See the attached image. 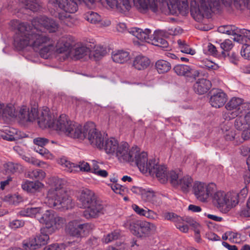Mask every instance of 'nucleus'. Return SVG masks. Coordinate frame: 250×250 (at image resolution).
Returning <instances> with one entry per match:
<instances>
[{
  "instance_id": "5701e85b",
  "label": "nucleus",
  "mask_w": 250,
  "mask_h": 250,
  "mask_svg": "<svg viewBox=\"0 0 250 250\" xmlns=\"http://www.w3.org/2000/svg\"><path fill=\"white\" fill-rule=\"evenodd\" d=\"M78 200L83 208H85L97 200V197L92 190L85 188L82 190L78 196Z\"/></svg>"
},
{
  "instance_id": "423d86ee",
  "label": "nucleus",
  "mask_w": 250,
  "mask_h": 250,
  "mask_svg": "<svg viewBox=\"0 0 250 250\" xmlns=\"http://www.w3.org/2000/svg\"><path fill=\"white\" fill-rule=\"evenodd\" d=\"M36 38H37L31 37V35L16 33L14 42V46L18 50L28 46H31L35 51H39L41 57L47 59L55 49L53 41L49 38V41L45 43L40 42L39 44L35 45L34 41H36Z\"/></svg>"
},
{
  "instance_id": "1a4fd4ad",
  "label": "nucleus",
  "mask_w": 250,
  "mask_h": 250,
  "mask_svg": "<svg viewBox=\"0 0 250 250\" xmlns=\"http://www.w3.org/2000/svg\"><path fill=\"white\" fill-rule=\"evenodd\" d=\"M81 125L70 121L64 114L60 115L53 123L52 129L63 133L73 138L78 136Z\"/></svg>"
},
{
  "instance_id": "473e14b6",
  "label": "nucleus",
  "mask_w": 250,
  "mask_h": 250,
  "mask_svg": "<svg viewBox=\"0 0 250 250\" xmlns=\"http://www.w3.org/2000/svg\"><path fill=\"white\" fill-rule=\"evenodd\" d=\"M90 49L85 46H81L76 47L75 49H72L70 52L71 58L78 60L86 56L87 55H89Z\"/></svg>"
},
{
  "instance_id": "9d476101",
  "label": "nucleus",
  "mask_w": 250,
  "mask_h": 250,
  "mask_svg": "<svg viewBox=\"0 0 250 250\" xmlns=\"http://www.w3.org/2000/svg\"><path fill=\"white\" fill-rule=\"evenodd\" d=\"M93 228L94 225L91 223H82L80 220L75 219L69 221L66 225L65 230L68 235L79 238L84 237Z\"/></svg>"
},
{
  "instance_id": "69168bd1",
  "label": "nucleus",
  "mask_w": 250,
  "mask_h": 250,
  "mask_svg": "<svg viewBox=\"0 0 250 250\" xmlns=\"http://www.w3.org/2000/svg\"><path fill=\"white\" fill-rule=\"evenodd\" d=\"M205 65L208 70H215L219 68V66L217 64L209 61H206Z\"/></svg>"
},
{
  "instance_id": "a878e982",
  "label": "nucleus",
  "mask_w": 250,
  "mask_h": 250,
  "mask_svg": "<svg viewBox=\"0 0 250 250\" xmlns=\"http://www.w3.org/2000/svg\"><path fill=\"white\" fill-rule=\"evenodd\" d=\"M211 87V82L205 79H199L193 85L195 93L202 95L207 93Z\"/></svg>"
},
{
  "instance_id": "2f4dec72",
  "label": "nucleus",
  "mask_w": 250,
  "mask_h": 250,
  "mask_svg": "<svg viewBox=\"0 0 250 250\" xmlns=\"http://www.w3.org/2000/svg\"><path fill=\"white\" fill-rule=\"evenodd\" d=\"M119 145L117 140L111 138L105 141L104 140L103 146L102 149H104L107 154L115 153Z\"/></svg>"
},
{
  "instance_id": "c756f323",
  "label": "nucleus",
  "mask_w": 250,
  "mask_h": 250,
  "mask_svg": "<svg viewBox=\"0 0 250 250\" xmlns=\"http://www.w3.org/2000/svg\"><path fill=\"white\" fill-rule=\"evenodd\" d=\"M150 60L143 55L137 56L133 61V66L139 70L146 69L150 64Z\"/></svg>"
},
{
  "instance_id": "58836bf2",
  "label": "nucleus",
  "mask_w": 250,
  "mask_h": 250,
  "mask_svg": "<svg viewBox=\"0 0 250 250\" xmlns=\"http://www.w3.org/2000/svg\"><path fill=\"white\" fill-rule=\"evenodd\" d=\"M26 175L27 177L37 179V181L42 180L45 177V173L42 170L40 169H36L33 170L28 171Z\"/></svg>"
},
{
  "instance_id": "c85d7f7f",
  "label": "nucleus",
  "mask_w": 250,
  "mask_h": 250,
  "mask_svg": "<svg viewBox=\"0 0 250 250\" xmlns=\"http://www.w3.org/2000/svg\"><path fill=\"white\" fill-rule=\"evenodd\" d=\"M139 231H135V235L138 237H143L148 235L150 231L155 229V226L152 223L146 221H142L140 224Z\"/></svg>"
},
{
  "instance_id": "6ab92c4d",
  "label": "nucleus",
  "mask_w": 250,
  "mask_h": 250,
  "mask_svg": "<svg viewBox=\"0 0 250 250\" xmlns=\"http://www.w3.org/2000/svg\"><path fill=\"white\" fill-rule=\"evenodd\" d=\"M85 208L86 209L83 212V216L87 219L97 218L103 214L104 211V205L98 200Z\"/></svg>"
},
{
  "instance_id": "c9c22d12",
  "label": "nucleus",
  "mask_w": 250,
  "mask_h": 250,
  "mask_svg": "<svg viewBox=\"0 0 250 250\" xmlns=\"http://www.w3.org/2000/svg\"><path fill=\"white\" fill-rule=\"evenodd\" d=\"M43 186V184L38 181L32 182L26 181L21 185L22 189L29 192H33Z\"/></svg>"
},
{
  "instance_id": "e433bc0d",
  "label": "nucleus",
  "mask_w": 250,
  "mask_h": 250,
  "mask_svg": "<svg viewBox=\"0 0 250 250\" xmlns=\"http://www.w3.org/2000/svg\"><path fill=\"white\" fill-rule=\"evenodd\" d=\"M21 2L25 9L33 12L38 11L41 7L40 0H22Z\"/></svg>"
},
{
  "instance_id": "cd10ccee",
  "label": "nucleus",
  "mask_w": 250,
  "mask_h": 250,
  "mask_svg": "<svg viewBox=\"0 0 250 250\" xmlns=\"http://www.w3.org/2000/svg\"><path fill=\"white\" fill-rule=\"evenodd\" d=\"M56 215L57 214L55 213L54 211L52 210H47L42 216L39 219V221L40 223L44 224L46 227L45 229L48 230L52 227H53L54 221Z\"/></svg>"
},
{
  "instance_id": "f03ea898",
  "label": "nucleus",
  "mask_w": 250,
  "mask_h": 250,
  "mask_svg": "<svg viewBox=\"0 0 250 250\" xmlns=\"http://www.w3.org/2000/svg\"><path fill=\"white\" fill-rule=\"evenodd\" d=\"M11 26L17 29V32L31 35L36 38L34 41L35 45L40 42L45 43L49 41V37L43 33L45 29L50 33L56 32L59 28V24L54 20L45 16H41L34 18L31 22H20L18 20L11 21Z\"/></svg>"
},
{
  "instance_id": "0e129e2a",
  "label": "nucleus",
  "mask_w": 250,
  "mask_h": 250,
  "mask_svg": "<svg viewBox=\"0 0 250 250\" xmlns=\"http://www.w3.org/2000/svg\"><path fill=\"white\" fill-rule=\"evenodd\" d=\"M177 229H178L180 231L186 233L188 230V227L187 224H186L183 222V219L182 218V221L178 222L176 224H175Z\"/></svg>"
},
{
  "instance_id": "4468645a",
  "label": "nucleus",
  "mask_w": 250,
  "mask_h": 250,
  "mask_svg": "<svg viewBox=\"0 0 250 250\" xmlns=\"http://www.w3.org/2000/svg\"><path fill=\"white\" fill-rule=\"evenodd\" d=\"M58 164L62 166L64 170L69 172H74L78 170L90 172L91 165L85 162H80L79 165L71 163L66 157H63L58 159Z\"/></svg>"
},
{
  "instance_id": "c03bdc74",
  "label": "nucleus",
  "mask_w": 250,
  "mask_h": 250,
  "mask_svg": "<svg viewBox=\"0 0 250 250\" xmlns=\"http://www.w3.org/2000/svg\"><path fill=\"white\" fill-rule=\"evenodd\" d=\"M84 19L93 24H98L101 21V16L97 13L89 11L84 15Z\"/></svg>"
},
{
  "instance_id": "4d7b16f0",
  "label": "nucleus",
  "mask_w": 250,
  "mask_h": 250,
  "mask_svg": "<svg viewBox=\"0 0 250 250\" xmlns=\"http://www.w3.org/2000/svg\"><path fill=\"white\" fill-rule=\"evenodd\" d=\"M34 149L41 155L44 157L48 158L50 156L49 151L44 148V146L39 147V146H34Z\"/></svg>"
},
{
  "instance_id": "bf43d9fd",
  "label": "nucleus",
  "mask_w": 250,
  "mask_h": 250,
  "mask_svg": "<svg viewBox=\"0 0 250 250\" xmlns=\"http://www.w3.org/2000/svg\"><path fill=\"white\" fill-rule=\"evenodd\" d=\"M35 146H44L48 143V140L43 138H36L33 140Z\"/></svg>"
},
{
  "instance_id": "79ce46f5",
  "label": "nucleus",
  "mask_w": 250,
  "mask_h": 250,
  "mask_svg": "<svg viewBox=\"0 0 250 250\" xmlns=\"http://www.w3.org/2000/svg\"><path fill=\"white\" fill-rule=\"evenodd\" d=\"M178 48L182 53L188 54L191 55H194L195 51L189 47V45L184 40H178L177 41Z\"/></svg>"
},
{
  "instance_id": "20e7f679",
  "label": "nucleus",
  "mask_w": 250,
  "mask_h": 250,
  "mask_svg": "<svg viewBox=\"0 0 250 250\" xmlns=\"http://www.w3.org/2000/svg\"><path fill=\"white\" fill-rule=\"evenodd\" d=\"M65 181L58 177L52 179V187L48 191L44 202L49 207L60 210L71 208L73 204L71 197L63 188Z\"/></svg>"
},
{
  "instance_id": "7c9ffc66",
  "label": "nucleus",
  "mask_w": 250,
  "mask_h": 250,
  "mask_svg": "<svg viewBox=\"0 0 250 250\" xmlns=\"http://www.w3.org/2000/svg\"><path fill=\"white\" fill-rule=\"evenodd\" d=\"M112 59L114 62L124 63L130 60V56L128 52L119 50L112 52Z\"/></svg>"
},
{
  "instance_id": "72a5a7b5",
  "label": "nucleus",
  "mask_w": 250,
  "mask_h": 250,
  "mask_svg": "<svg viewBox=\"0 0 250 250\" xmlns=\"http://www.w3.org/2000/svg\"><path fill=\"white\" fill-rule=\"evenodd\" d=\"M141 220H138L134 218H128L124 223V226L130 231L135 235V231H139L140 224Z\"/></svg>"
},
{
  "instance_id": "603ef678",
  "label": "nucleus",
  "mask_w": 250,
  "mask_h": 250,
  "mask_svg": "<svg viewBox=\"0 0 250 250\" xmlns=\"http://www.w3.org/2000/svg\"><path fill=\"white\" fill-rule=\"evenodd\" d=\"M220 49L222 50V53H223V51H229L233 47V45L232 42L230 40H226L220 45Z\"/></svg>"
},
{
  "instance_id": "6e6552de",
  "label": "nucleus",
  "mask_w": 250,
  "mask_h": 250,
  "mask_svg": "<svg viewBox=\"0 0 250 250\" xmlns=\"http://www.w3.org/2000/svg\"><path fill=\"white\" fill-rule=\"evenodd\" d=\"M76 138L81 140L87 139L92 146L99 149H102L103 146L104 137L101 132L95 128L93 123L87 124L83 127L81 126L78 136Z\"/></svg>"
},
{
  "instance_id": "13d9d810",
  "label": "nucleus",
  "mask_w": 250,
  "mask_h": 250,
  "mask_svg": "<svg viewBox=\"0 0 250 250\" xmlns=\"http://www.w3.org/2000/svg\"><path fill=\"white\" fill-rule=\"evenodd\" d=\"M227 234L229 236V240L233 243H238L240 241V234L233 231H227Z\"/></svg>"
},
{
  "instance_id": "412c9836",
  "label": "nucleus",
  "mask_w": 250,
  "mask_h": 250,
  "mask_svg": "<svg viewBox=\"0 0 250 250\" xmlns=\"http://www.w3.org/2000/svg\"><path fill=\"white\" fill-rule=\"evenodd\" d=\"M209 103L215 108L223 106L227 101V96L220 89H212L210 92Z\"/></svg>"
},
{
  "instance_id": "7ed1b4c3",
  "label": "nucleus",
  "mask_w": 250,
  "mask_h": 250,
  "mask_svg": "<svg viewBox=\"0 0 250 250\" xmlns=\"http://www.w3.org/2000/svg\"><path fill=\"white\" fill-rule=\"evenodd\" d=\"M226 7L232 3L237 9H243L247 7L250 10V0H221ZM221 9L220 0H192L190 3V13L197 21L200 22L205 17H208L211 12H215Z\"/></svg>"
},
{
  "instance_id": "a19ab883",
  "label": "nucleus",
  "mask_w": 250,
  "mask_h": 250,
  "mask_svg": "<svg viewBox=\"0 0 250 250\" xmlns=\"http://www.w3.org/2000/svg\"><path fill=\"white\" fill-rule=\"evenodd\" d=\"M23 246L25 250L29 249L30 250H34L40 248L36 236L24 240L23 242Z\"/></svg>"
},
{
  "instance_id": "0eeeda50",
  "label": "nucleus",
  "mask_w": 250,
  "mask_h": 250,
  "mask_svg": "<svg viewBox=\"0 0 250 250\" xmlns=\"http://www.w3.org/2000/svg\"><path fill=\"white\" fill-rule=\"evenodd\" d=\"M237 196L233 191L226 193L216 190L212 196L213 202L220 211L227 213L237 205Z\"/></svg>"
},
{
  "instance_id": "e2e57ef3",
  "label": "nucleus",
  "mask_w": 250,
  "mask_h": 250,
  "mask_svg": "<svg viewBox=\"0 0 250 250\" xmlns=\"http://www.w3.org/2000/svg\"><path fill=\"white\" fill-rule=\"evenodd\" d=\"M235 192L238 195L236 198L237 204H238L240 200H243L247 197L248 194V189L247 188H243L241 190L239 193Z\"/></svg>"
},
{
  "instance_id": "dca6fc26",
  "label": "nucleus",
  "mask_w": 250,
  "mask_h": 250,
  "mask_svg": "<svg viewBox=\"0 0 250 250\" xmlns=\"http://www.w3.org/2000/svg\"><path fill=\"white\" fill-rule=\"evenodd\" d=\"M170 183L174 187H178L184 192H187L191 186L192 179L189 176H185L180 178L174 171H172L169 175Z\"/></svg>"
},
{
  "instance_id": "09e8293b",
  "label": "nucleus",
  "mask_w": 250,
  "mask_h": 250,
  "mask_svg": "<svg viewBox=\"0 0 250 250\" xmlns=\"http://www.w3.org/2000/svg\"><path fill=\"white\" fill-rule=\"evenodd\" d=\"M164 217L165 218V219L172 221L176 224L178 222L182 221V217L173 212H167L164 213Z\"/></svg>"
},
{
  "instance_id": "39448f33",
  "label": "nucleus",
  "mask_w": 250,
  "mask_h": 250,
  "mask_svg": "<svg viewBox=\"0 0 250 250\" xmlns=\"http://www.w3.org/2000/svg\"><path fill=\"white\" fill-rule=\"evenodd\" d=\"M128 31L141 42L151 43L164 49L168 47V43L163 37H167L168 35H175L178 32L176 29L173 28H169L167 30H157L154 31L153 35L150 34L151 30L147 28L143 30L141 28L132 27L129 29Z\"/></svg>"
},
{
  "instance_id": "338daca9",
  "label": "nucleus",
  "mask_w": 250,
  "mask_h": 250,
  "mask_svg": "<svg viewBox=\"0 0 250 250\" xmlns=\"http://www.w3.org/2000/svg\"><path fill=\"white\" fill-rule=\"evenodd\" d=\"M183 222L186 224H188L190 226H192L195 228H196L199 224L197 223L196 222H195L192 218L188 217H185L183 218Z\"/></svg>"
},
{
  "instance_id": "3c124183",
  "label": "nucleus",
  "mask_w": 250,
  "mask_h": 250,
  "mask_svg": "<svg viewBox=\"0 0 250 250\" xmlns=\"http://www.w3.org/2000/svg\"><path fill=\"white\" fill-rule=\"evenodd\" d=\"M66 220L64 218L59 216L57 214L54 221L53 227H52V229H54V228L56 229L62 228Z\"/></svg>"
},
{
  "instance_id": "8fccbe9b",
  "label": "nucleus",
  "mask_w": 250,
  "mask_h": 250,
  "mask_svg": "<svg viewBox=\"0 0 250 250\" xmlns=\"http://www.w3.org/2000/svg\"><path fill=\"white\" fill-rule=\"evenodd\" d=\"M120 236V232L118 230H114L106 235L103 239V241L108 243L112 241L117 240Z\"/></svg>"
},
{
  "instance_id": "774afa93",
  "label": "nucleus",
  "mask_w": 250,
  "mask_h": 250,
  "mask_svg": "<svg viewBox=\"0 0 250 250\" xmlns=\"http://www.w3.org/2000/svg\"><path fill=\"white\" fill-rule=\"evenodd\" d=\"M207 47L209 54L213 56H216L218 54V50L214 45L209 43Z\"/></svg>"
},
{
  "instance_id": "ea45409f",
  "label": "nucleus",
  "mask_w": 250,
  "mask_h": 250,
  "mask_svg": "<svg viewBox=\"0 0 250 250\" xmlns=\"http://www.w3.org/2000/svg\"><path fill=\"white\" fill-rule=\"evenodd\" d=\"M155 66L159 73L167 72L171 69L170 63L163 60L158 61L156 62Z\"/></svg>"
},
{
  "instance_id": "f257e3e1",
  "label": "nucleus",
  "mask_w": 250,
  "mask_h": 250,
  "mask_svg": "<svg viewBox=\"0 0 250 250\" xmlns=\"http://www.w3.org/2000/svg\"><path fill=\"white\" fill-rule=\"evenodd\" d=\"M96 0H50L49 3L55 7H58L65 12L58 13V17L64 24L71 26L74 20L68 13H73L78 9V2H83L87 5L93 4ZM102 1L103 0H99ZM112 8H116L120 12L128 11L133 3L141 12L150 10L154 13L158 11L157 0H104Z\"/></svg>"
},
{
  "instance_id": "680f3d73",
  "label": "nucleus",
  "mask_w": 250,
  "mask_h": 250,
  "mask_svg": "<svg viewBox=\"0 0 250 250\" xmlns=\"http://www.w3.org/2000/svg\"><path fill=\"white\" fill-rule=\"evenodd\" d=\"M100 165H102V164L100 165V163L97 161L95 160H92L90 172L95 174L97 173L96 171H99L102 169Z\"/></svg>"
},
{
  "instance_id": "ddd939ff",
  "label": "nucleus",
  "mask_w": 250,
  "mask_h": 250,
  "mask_svg": "<svg viewBox=\"0 0 250 250\" xmlns=\"http://www.w3.org/2000/svg\"><path fill=\"white\" fill-rule=\"evenodd\" d=\"M138 151V147L137 146L130 148L127 143L122 142L119 145L115 154L121 162H130L134 161L133 155Z\"/></svg>"
},
{
  "instance_id": "37998d69",
  "label": "nucleus",
  "mask_w": 250,
  "mask_h": 250,
  "mask_svg": "<svg viewBox=\"0 0 250 250\" xmlns=\"http://www.w3.org/2000/svg\"><path fill=\"white\" fill-rule=\"evenodd\" d=\"M106 54V50L105 48L102 46L97 47L94 51H90L89 58L93 57L95 60L100 59Z\"/></svg>"
},
{
  "instance_id": "b1692460",
  "label": "nucleus",
  "mask_w": 250,
  "mask_h": 250,
  "mask_svg": "<svg viewBox=\"0 0 250 250\" xmlns=\"http://www.w3.org/2000/svg\"><path fill=\"white\" fill-rule=\"evenodd\" d=\"M225 107L229 110L228 114L229 116V112L236 111L238 114V110H240L241 107L242 108L247 107L250 109V104L243 103L242 99L233 97L227 104Z\"/></svg>"
},
{
  "instance_id": "a18cd8bd",
  "label": "nucleus",
  "mask_w": 250,
  "mask_h": 250,
  "mask_svg": "<svg viewBox=\"0 0 250 250\" xmlns=\"http://www.w3.org/2000/svg\"><path fill=\"white\" fill-rule=\"evenodd\" d=\"M41 208H27L21 211V215L25 216L35 217L41 210Z\"/></svg>"
},
{
  "instance_id": "f8f14e48",
  "label": "nucleus",
  "mask_w": 250,
  "mask_h": 250,
  "mask_svg": "<svg viewBox=\"0 0 250 250\" xmlns=\"http://www.w3.org/2000/svg\"><path fill=\"white\" fill-rule=\"evenodd\" d=\"M161 2L164 7L161 8L162 12L172 15L186 12L188 8L187 0H162Z\"/></svg>"
},
{
  "instance_id": "f3484780",
  "label": "nucleus",
  "mask_w": 250,
  "mask_h": 250,
  "mask_svg": "<svg viewBox=\"0 0 250 250\" xmlns=\"http://www.w3.org/2000/svg\"><path fill=\"white\" fill-rule=\"evenodd\" d=\"M134 155V161L135 164L138 167L140 170L145 173L148 171L155 160L151 159L148 162L147 154L145 152H139L138 151Z\"/></svg>"
},
{
  "instance_id": "a211bd4d",
  "label": "nucleus",
  "mask_w": 250,
  "mask_h": 250,
  "mask_svg": "<svg viewBox=\"0 0 250 250\" xmlns=\"http://www.w3.org/2000/svg\"><path fill=\"white\" fill-rule=\"evenodd\" d=\"M148 171L150 174H155L161 183H165L168 180L170 182L169 175L172 171H168L165 166L157 165L155 160Z\"/></svg>"
},
{
  "instance_id": "864d4df0",
  "label": "nucleus",
  "mask_w": 250,
  "mask_h": 250,
  "mask_svg": "<svg viewBox=\"0 0 250 250\" xmlns=\"http://www.w3.org/2000/svg\"><path fill=\"white\" fill-rule=\"evenodd\" d=\"M241 54L245 59H250V45L243 44L241 48Z\"/></svg>"
},
{
  "instance_id": "6e6d98bb",
  "label": "nucleus",
  "mask_w": 250,
  "mask_h": 250,
  "mask_svg": "<svg viewBox=\"0 0 250 250\" xmlns=\"http://www.w3.org/2000/svg\"><path fill=\"white\" fill-rule=\"evenodd\" d=\"M24 222L21 220L15 219L9 222V226L12 229H17L22 227Z\"/></svg>"
},
{
  "instance_id": "9b49d317",
  "label": "nucleus",
  "mask_w": 250,
  "mask_h": 250,
  "mask_svg": "<svg viewBox=\"0 0 250 250\" xmlns=\"http://www.w3.org/2000/svg\"><path fill=\"white\" fill-rule=\"evenodd\" d=\"M194 193L196 198L202 202H207L216 190V186L213 183L206 184L196 182L193 186Z\"/></svg>"
},
{
  "instance_id": "f704fd0d",
  "label": "nucleus",
  "mask_w": 250,
  "mask_h": 250,
  "mask_svg": "<svg viewBox=\"0 0 250 250\" xmlns=\"http://www.w3.org/2000/svg\"><path fill=\"white\" fill-rule=\"evenodd\" d=\"M14 107L12 105H5L0 102V118L14 117L16 116Z\"/></svg>"
},
{
  "instance_id": "5fc2aeb1",
  "label": "nucleus",
  "mask_w": 250,
  "mask_h": 250,
  "mask_svg": "<svg viewBox=\"0 0 250 250\" xmlns=\"http://www.w3.org/2000/svg\"><path fill=\"white\" fill-rule=\"evenodd\" d=\"M247 164L248 165V170H247L244 174V179L246 184L250 183V155L247 160Z\"/></svg>"
},
{
  "instance_id": "393cba45",
  "label": "nucleus",
  "mask_w": 250,
  "mask_h": 250,
  "mask_svg": "<svg viewBox=\"0 0 250 250\" xmlns=\"http://www.w3.org/2000/svg\"><path fill=\"white\" fill-rule=\"evenodd\" d=\"M37 109L31 107L30 109L26 106H22L18 114L19 118L23 122H32L36 120Z\"/></svg>"
},
{
  "instance_id": "bb28decb",
  "label": "nucleus",
  "mask_w": 250,
  "mask_h": 250,
  "mask_svg": "<svg viewBox=\"0 0 250 250\" xmlns=\"http://www.w3.org/2000/svg\"><path fill=\"white\" fill-rule=\"evenodd\" d=\"M141 197L145 202L150 203L156 206L161 204V200L159 196L149 188L145 189Z\"/></svg>"
},
{
  "instance_id": "49530a36",
  "label": "nucleus",
  "mask_w": 250,
  "mask_h": 250,
  "mask_svg": "<svg viewBox=\"0 0 250 250\" xmlns=\"http://www.w3.org/2000/svg\"><path fill=\"white\" fill-rule=\"evenodd\" d=\"M47 230L48 229H42L41 233L36 235L39 247L45 245L49 240V237L48 234L44 233V232H47Z\"/></svg>"
},
{
  "instance_id": "4c0bfd02",
  "label": "nucleus",
  "mask_w": 250,
  "mask_h": 250,
  "mask_svg": "<svg viewBox=\"0 0 250 250\" xmlns=\"http://www.w3.org/2000/svg\"><path fill=\"white\" fill-rule=\"evenodd\" d=\"M174 72L179 76L189 77L191 72L190 66L184 64H178L173 68Z\"/></svg>"
},
{
  "instance_id": "aec40b11",
  "label": "nucleus",
  "mask_w": 250,
  "mask_h": 250,
  "mask_svg": "<svg viewBox=\"0 0 250 250\" xmlns=\"http://www.w3.org/2000/svg\"><path fill=\"white\" fill-rule=\"evenodd\" d=\"M229 120L236 117L234 125L236 128L239 130H245L250 128V111L245 116H238L236 111L229 112Z\"/></svg>"
},
{
  "instance_id": "052dcab7",
  "label": "nucleus",
  "mask_w": 250,
  "mask_h": 250,
  "mask_svg": "<svg viewBox=\"0 0 250 250\" xmlns=\"http://www.w3.org/2000/svg\"><path fill=\"white\" fill-rule=\"evenodd\" d=\"M64 245L63 244H52L45 247L44 250H62L64 249Z\"/></svg>"
},
{
  "instance_id": "2eb2a0df",
  "label": "nucleus",
  "mask_w": 250,
  "mask_h": 250,
  "mask_svg": "<svg viewBox=\"0 0 250 250\" xmlns=\"http://www.w3.org/2000/svg\"><path fill=\"white\" fill-rule=\"evenodd\" d=\"M219 32L228 35L234 36L233 40L237 42L242 40V37H245L250 40V30L246 29H240L234 25H226L219 28Z\"/></svg>"
},
{
  "instance_id": "de8ad7c7",
  "label": "nucleus",
  "mask_w": 250,
  "mask_h": 250,
  "mask_svg": "<svg viewBox=\"0 0 250 250\" xmlns=\"http://www.w3.org/2000/svg\"><path fill=\"white\" fill-rule=\"evenodd\" d=\"M56 51L59 53H66L68 56L70 57V52L72 51L71 45L69 42L63 43L61 46H56Z\"/></svg>"
},
{
  "instance_id": "4be33fe9",
  "label": "nucleus",
  "mask_w": 250,
  "mask_h": 250,
  "mask_svg": "<svg viewBox=\"0 0 250 250\" xmlns=\"http://www.w3.org/2000/svg\"><path fill=\"white\" fill-rule=\"evenodd\" d=\"M36 119L39 126L42 128L47 127L52 128L55 121L47 109L41 111L37 110Z\"/></svg>"
}]
</instances>
